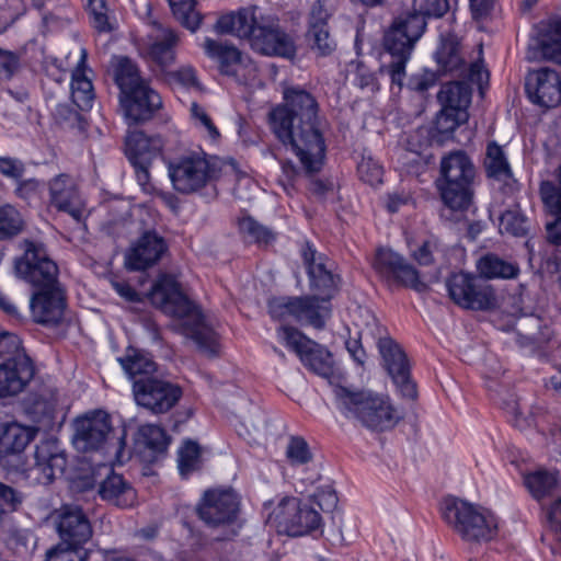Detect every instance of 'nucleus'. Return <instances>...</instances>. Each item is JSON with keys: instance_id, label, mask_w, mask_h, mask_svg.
I'll return each instance as SVG.
<instances>
[{"instance_id": "473e14b6", "label": "nucleus", "mask_w": 561, "mask_h": 561, "mask_svg": "<svg viewBox=\"0 0 561 561\" xmlns=\"http://www.w3.org/2000/svg\"><path fill=\"white\" fill-rule=\"evenodd\" d=\"M35 431L18 423L0 425V456L20 454L30 444Z\"/></svg>"}, {"instance_id": "774afa93", "label": "nucleus", "mask_w": 561, "mask_h": 561, "mask_svg": "<svg viewBox=\"0 0 561 561\" xmlns=\"http://www.w3.org/2000/svg\"><path fill=\"white\" fill-rule=\"evenodd\" d=\"M504 407L507 412L513 415V422L515 426L524 428L530 424L525 414V408L520 404L517 398H511L510 400L504 401Z\"/></svg>"}, {"instance_id": "79ce46f5", "label": "nucleus", "mask_w": 561, "mask_h": 561, "mask_svg": "<svg viewBox=\"0 0 561 561\" xmlns=\"http://www.w3.org/2000/svg\"><path fill=\"white\" fill-rule=\"evenodd\" d=\"M517 331L530 343L541 344L550 340V330L542 327V320L534 314L517 320Z\"/></svg>"}, {"instance_id": "e433bc0d", "label": "nucleus", "mask_w": 561, "mask_h": 561, "mask_svg": "<svg viewBox=\"0 0 561 561\" xmlns=\"http://www.w3.org/2000/svg\"><path fill=\"white\" fill-rule=\"evenodd\" d=\"M479 277L483 279L491 278H513L518 273L515 264L508 263L494 254H486L477 262Z\"/></svg>"}, {"instance_id": "7ed1b4c3", "label": "nucleus", "mask_w": 561, "mask_h": 561, "mask_svg": "<svg viewBox=\"0 0 561 561\" xmlns=\"http://www.w3.org/2000/svg\"><path fill=\"white\" fill-rule=\"evenodd\" d=\"M414 12L398 16L383 36V47L390 56L386 69L391 82L399 88L403 84L405 65L414 45L425 31V18L443 16L450 9V4L448 0H414Z\"/></svg>"}, {"instance_id": "13d9d810", "label": "nucleus", "mask_w": 561, "mask_h": 561, "mask_svg": "<svg viewBox=\"0 0 561 561\" xmlns=\"http://www.w3.org/2000/svg\"><path fill=\"white\" fill-rule=\"evenodd\" d=\"M286 457L291 465H305L312 459L308 443L300 436H291L286 447Z\"/></svg>"}, {"instance_id": "37998d69", "label": "nucleus", "mask_w": 561, "mask_h": 561, "mask_svg": "<svg viewBox=\"0 0 561 561\" xmlns=\"http://www.w3.org/2000/svg\"><path fill=\"white\" fill-rule=\"evenodd\" d=\"M500 232L514 237H526L530 230L529 219L518 207L507 209L500 216Z\"/></svg>"}, {"instance_id": "ddd939ff", "label": "nucleus", "mask_w": 561, "mask_h": 561, "mask_svg": "<svg viewBox=\"0 0 561 561\" xmlns=\"http://www.w3.org/2000/svg\"><path fill=\"white\" fill-rule=\"evenodd\" d=\"M133 393L137 404L153 413L168 412L182 397L179 386L157 377L134 382Z\"/></svg>"}, {"instance_id": "4d7b16f0", "label": "nucleus", "mask_w": 561, "mask_h": 561, "mask_svg": "<svg viewBox=\"0 0 561 561\" xmlns=\"http://www.w3.org/2000/svg\"><path fill=\"white\" fill-rule=\"evenodd\" d=\"M467 119V111L455 112L442 108L436 117V130L439 134H451L459 125L466 123Z\"/></svg>"}, {"instance_id": "3c124183", "label": "nucleus", "mask_w": 561, "mask_h": 561, "mask_svg": "<svg viewBox=\"0 0 561 561\" xmlns=\"http://www.w3.org/2000/svg\"><path fill=\"white\" fill-rule=\"evenodd\" d=\"M88 551L83 547L60 541L47 551L46 561H85Z\"/></svg>"}, {"instance_id": "0e129e2a", "label": "nucleus", "mask_w": 561, "mask_h": 561, "mask_svg": "<svg viewBox=\"0 0 561 561\" xmlns=\"http://www.w3.org/2000/svg\"><path fill=\"white\" fill-rule=\"evenodd\" d=\"M20 66L19 57L12 51L0 49V81L10 80Z\"/></svg>"}, {"instance_id": "c9c22d12", "label": "nucleus", "mask_w": 561, "mask_h": 561, "mask_svg": "<svg viewBox=\"0 0 561 561\" xmlns=\"http://www.w3.org/2000/svg\"><path fill=\"white\" fill-rule=\"evenodd\" d=\"M114 79L119 88V95L130 94V92L140 89V87L149 85L140 77L136 64L127 57L116 59L114 64Z\"/></svg>"}, {"instance_id": "c756f323", "label": "nucleus", "mask_w": 561, "mask_h": 561, "mask_svg": "<svg viewBox=\"0 0 561 561\" xmlns=\"http://www.w3.org/2000/svg\"><path fill=\"white\" fill-rule=\"evenodd\" d=\"M434 58L438 67L437 70L444 75L462 73L465 71V60L460 50V44L454 35L442 37Z\"/></svg>"}, {"instance_id": "f704fd0d", "label": "nucleus", "mask_w": 561, "mask_h": 561, "mask_svg": "<svg viewBox=\"0 0 561 561\" xmlns=\"http://www.w3.org/2000/svg\"><path fill=\"white\" fill-rule=\"evenodd\" d=\"M203 47L208 57L218 60L222 73L229 76L237 73V67L241 64V53L236 47L224 45L211 38H206Z\"/></svg>"}, {"instance_id": "680f3d73", "label": "nucleus", "mask_w": 561, "mask_h": 561, "mask_svg": "<svg viewBox=\"0 0 561 561\" xmlns=\"http://www.w3.org/2000/svg\"><path fill=\"white\" fill-rule=\"evenodd\" d=\"M25 172V164L18 158L0 157V174L3 176L20 181Z\"/></svg>"}, {"instance_id": "f3484780", "label": "nucleus", "mask_w": 561, "mask_h": 561, "mask_svg": "<svg viewBox=\"0 0 561 561\" xmlns=\"http://www.w3.org/2000/svg\"><path fill=\"white\" fill-rule=\"evenodd\" d=\"M378 348L383 367L392 378L400 393L409 399L416 398V387L410 377V365L403 350L391 337H381Z\"/></svg>"}, {"instance_id": "864d4df0", "label": "nucleus", "mask_w": 561, "mask_h": 561, "mask_svg": "<svg viewBox=\"0 0 561 561\" xmlns=\"http://www.w3.org/2000/svg\"><path fill=\"white\" fill-rule=\"evenodd\" d=\"M297 297H274L268 300V312L279 321L295 320Z\"/></svg>"}, {"instance_id": "de8ad7c7", "label": "nucleus", "mask_w": 561, "mask_h": 561, "mask_svg": "<svg viewBox=\"0 0 561 561\" xmlns=\"http://www.w3.org/2000/svg\"><path fill=\"white\" fill-rule=\"evenodd\" d=\"M542 56L561 64V21L550 25L549 32L540 42Z\"/></svg>"}, {"instance_id": "6e6d98bb", "label": "nucleus", "mask_w": 561, "mask_h": 561, "mask_svg": "<svg viewBox=\"0 0 561 561\" xmlns=\"http://www.w3.org/2000/svg\"><path fill=\"white\" fill-rule=\"evenodd\" d=\"M299 500L296 497H284L274 510V517L282 531L288 535L291 520L296 517Z\"/></svg>"}, {"instance_id": "f8f14e48", "label": "nucleus", "mask_w": 561, "mask_h": 561, "mask_svg": "<svg viewBox=\"0 0 561 561\" xmlns=\"http://www.w3.org/2000/svg\"><path fill=\"white\" fill-rule=\"evenodd\" d=\"M277 334L278 339L293 350L310 370L324 378L333 374L332 355L323 346L291 327H280Z\"/></svg>"}, {"instance_id": "423d86ee", "label": "nucleus", "mask_w": 561, "mask_h": 561, "mask_svg": "<svg viewBox=\"0 0 561 561\" xmlns=\"http://www.w3.org/2000/svg\"><path fill=\"white\" fill-rule=\"evenodd\" d=\"M333 394L337 410L369 431L391 430L402 419V413L386 394L339 385L333 387Z\"/></svg>"}, {"instance_id": "a878e982", "label": "nucleus", "mask_w": 561, "mask_h": 561, "mask_svg": "<svg viewBox=\"0 0 561 561\" xmlns=\"http://www.w3.org/2000/svg\"><path fill=\"white\" fill-rule=\"evenodd\" d=\"M167 251L164 239L156 231L144 232L126 255L129 270L141 271L156 264Z\"/></svg>"}, {"instance_id": "2f4dec72", "label": "nucleus", "mask_w": 561, "mask_h": 561, "mask_svg": "<svg viewBox=\"0 0 561 561\" xmlns=\"http://www.w3.org/2000/svg\"><path fill=\"white\" fill-rule=\"evenodd\" d=\"M118 362L133 383L139 379L152 378V374L157 370V364L151 356L147 352L134 347H128Z\"/></svg>"}, {"instance_id": "e2e57ef3", "label": "nucleus", "mask_w": 561, "mask_h": 561, "mask_svg": "<svg viewBox=\"0 0 561 561\" xmlns=\"http://www.w3.org/2000/svg\"><path fill=\"white\" fill-rule=\"evenodd\" d=\"M558 181V186L551 182H542L540 185V196L543 203H549L552 207L561 209V165Z\"/></svg>"}, {"instance_id": "412c9836", "label": "nucleus", "mask_w": 561, "mask_h": 561, "mask_svg": "<svg viewBox=\"0 0 561 561\" xmlns=\"http://www.w3.org/2000/svg\"><path fill=\"white\" fill-rule=\"evenodd\" d=\"M34 459V466L30 470L42 484L53 482L56 473H62L67 465L66 456L56 438H47L36 445Z\"/></svg>"}, {"instance_id": "5fc2aeb1", "label": "nucleus", "mask_w": 561, "mask_h": 561, "mask_svg": "<svg viewBox=\"0 0 561 561\" xmlns=\"http://www.w3.org/2000/svg\"><path fill=\"white\" fill-rule=\"evenodd\" d=\"M299 500L296 497H284L274 510V517L282 531L288 535L291 520L296 517Z\"/></svg>"}, {"instance_id": "338daca9", "label": "nucleus", "mask_w": 561, "mask_h": 561, "mask_svg": "<svg viewBox=\"0 0 561 561\" xmlns=\"http://www.w3.org/2000/svg\"><path fill=\"white\" fill-rule=\"evenodd\" d=\"M549 211L556 216L552 222L547 224V240L554 245H561V209L552 207L549 203H543Z\"/></svg>"}, {"instance_id": "393cba45", "label": "nucleus", "mask_w": 561, "mask_h": 561, "mask_svg": "<svg viewBox=\"0 0 561 561\" xmlns=\"http://www.w3.org/2000/svg\"><path fill=\"white\" fill-rule=\"evenodd\" d=\"M119 102L125 117L131 123L150 119L162 105L161 96L149 85L119 95Z\"/></svg>"}, {"instance_id": "39448f33", "label": "nucleus", "mask_w": 561, "mask_h": 561, "mask_svg": "<svg viewBox=\"0 0 561 561\" xmlns=\"http://www.w3.org/2000/svg\"><path fill=\"white\" fill-rule=\"evenodd\" d=\"M304 263L310 288L319 296L297 297L295 320L301 324L322 329L331 316L330 299L337 290L339 277L332 273V263L324 254L307 243L302 249Z\"/></svg>"}, {"instance_id": "f03ea898", "label": "nucleus", "mask_w": 561, "mask_h": 561, "mask_svg": "<svg viewBox=\"0 0 561 561\" xmlns=\"http://www.w3.org/2000/svg\"><path fill=\"white\" fill-rule=\"evenodd\" d=\"M149 297L152 305L176 320V329L192 339L202 353L209 357L218 354L216 332L206 323L199 308L182 293L173 276L161 275L152 285Z\"/></svg>"}, {"instance_id": "c03bdc74", "label": "nucleus", "mask_w": 561, "mask_h": 561, "mask_svg": "<svg viewBox=\"0 0 561 561\" xmlns=\"http://www.w3.org/2000/svg\"><path fill=\"white\" fill-rule=\"evenodd\" d=\"M175 19L191 32H195L202 22V15L195 10L194 0H169Z\"/></svg>"}, {"instance_id": "09e8293b", "label": "nucleus", "mask_w": 561, "mask_h": 561, "mask_svg": "<svg viewBox=\"0 0 561 561\" xmlns=\"http://www.w3.org/2000/svg\"><path fill=\"white\" fill-rule=\"evenodd\" d=\"M556 482V477L546 471H536L525 477V484L536 499L546 496L553 489Z\"/></svg>"}, {"instance_id": "c85d7f7f", "label": "nucleus", "mask_w": 561, "mask_h": 561, "mask_svg": "<svg viewBox=\"0 0 561 561\" xmlns=\"http://www.w3.org/2000/svg\"><path fill=\"white\" fill-rule=\"evenodd\" d=\"M329 14L318 1L311 10L308 36L312 43V48L318 49L321 55H328L334 49V42L330 36L328 28Z\"/></svg>"}, {"instance_id": "dca6fc26", "label": "nucleus", "mask_w": 561, "mask_h": 561, "mask_svg": "<svg viewBox=\"0 0 561 561\" xmlns=\"http://www.w3.org/2000/svg\"><path fill=\"white\" fill-rule=\"evenodd\" d=\"M374 268L385 279L412 288L419 293L427 286L420 279L419 272L401 255L390 249L378 250Z\"/></svg>"}, {"instance_id": "aec40b11", "label": "nucleus", "mask_w": 561, "mask_h": 561, "mask_svg": "<svg viewBox=\"0 0 561 561\" xmlns=\"http://www.w3.org/2000/svg\"><path fill=\"white\" fill-rule=\"evenodd\" d=\"M525 89L529 100L543 107H552L561 102V80L549 68L530 72L526 78Z\"/></svg>"}, {"instance_id": "b1692460", "label": "nucleus", "mask_w": 561, "mask_h": 561, "mask_svg": "<svg viewBox=\"0 0 561 561\" xmlns=\"http://www.w3.org/2000/svg\"><path fill=\"white\" fill-rule=\"evenodd\" d=\"M148 33V54L151 60L161 69L168 71L175 61L174 48L178 44L175 32L157 21L150 24Z\"/></svg>"}, {"instance_id": "603ef678", "label": "nucleus", "mask_w": 561, "mask_h": 561, "mask_svg": "<svg viewBox=\"0 0 561 561\" xmlns=\"http://www.w3.org/2000/svg\"><path fill=\"white\" fill-rule=\"evenodd\" d=\"M239 229L245 237L257 243L267 244L275 238L272 230L260 225L251 217L242 218L239 221Z\"/></svg>"}, {"instance_id": "2eb2a0df", "label": "nucleus", "mask_w": 561, "mask_h": 561, "mask_svg": "<svg viewBox=\"0 0 561 561\" xmlns=\"http://www.w3.org/2000/svg\"><path fill=\"white\" fill-rule=\"evenodd\" d=\"M112 425L104 411H93L75 422L73 445L82 453L99 450L107 442Z\"/></svg>"}, {"instance_id": "49530a36", "label": "nucleus", "mask_w": 561, "mask_h": 561, "mask_svg": "<svg viewBox=\"0 0 561 561\" xmlns=\"http://www.w3.org/2000/svg\"><path fill=\"white\" fill-rule=\"evenodd\" d=\"M137 442L144 444L153 453H163L169 445V437L163 428L152 424H146L139 427Z\"/></svg>"}, {"instance_id": "69168bd1", "label": "nucleus", "mask_w": 561, "mask_h": 561, "mask_svg": "<svg viewBox=\"0 0 561 561\" xmlns=\"http://www.w3.org/2000/svg\"><path fill=\"white\" fill-rule=\"evenodd\" d=\"M436 83V76L434 72L424 70L420 73L413 75L408 81V88L416 92H425Z\"/></svg>"}, {"instance_id": "4c0bfd02", "label": "nucleus", "mask_w": 561, "mask_h": 561, "mask_svg": "<svg viewBox=\"0 0 561 561\" xmlns=\"http://www.w3.org/2000/svg\"><path fill=\"white\" fill-rule=\"evenodd\" d=\"M4 539L8 550L20 559L26 561L36 547L35 536L27 529L8 528Z\"/></svg>"}, {"instance_id": "58836bf2", "label": "nucleus", "mask_w": 561, "mask_h": 561, "mask_svg": "<svg viewBox=\"0 0 561 561\" xmlns=\"http://www.w3.org/2000/svg\"><path fill=\"white\" fill-rule=\"evenodd\" d=\"M484 167L490 178L505 181L512 176V171L502 147L490 142L486 147Z\"/></svg>"}, {"instance_id": "0eeeda50", "label": "nucleus", "mask_w": 561, "mask_h": 561, "mask_svg": "<svg viewBox=\"0 0 561 561\" xmlns=\"http://www.w3.org/2000/svg\"><path fill=\"white\" fill-rule=\"evenodd\" d=\"M474 175V165L463 151L450 152L442 159L437 187L445 205L443 217L458 220L470 206Z\"/></svg>"}, {"instance_id": "8fccbe9b", "label": "nucleus", "mask_w": 561, "mask_h": 561, "mask_svg": "<svg viewBox=\"0 0 561 561\" xmlns=\"http://www.w3.org/2000/svg\"><path fill=\"white\" fill-rule=\"evenodd\" d=\"M179 469L182 476L196 470L201 462V450L197 443L186 440L179 449Z\"/></svg>"}, {"instance_id": "6ab92c4d", "label": "nucleus", "mask_w": 561, "mask_h": 561, "mask_svg": "<svg viewBox=\"0 0 561 561\" xmlns=\"http://www.w3.org/2000/svg\"><path fill=\"white\" fill-rule=\"evenodd\" d=\"M56 528L60 541L75 547H83L93 533L87 514L77 505H64L56 512Z\"/></svg>"}, {"instance_id": "052dcab7", "label": "nucleus", "mask_w": 561, "mask_h": 561, "mask_svg": "<svg viewBox=\"0 0 561 561\" xmlns=\"http://www.w3.org/2000/svg\"><path fill=\"white\" fill-rule=\"evenodd\" d=\"M191 114L195 119L196 125L204 128L210 139L216 140L219 138L220 134L217 127L202 106L193 103L191 106Z\"/></svg>"}, {"instance_id": "9b49d317", "label": "nucleus", "mask_w": 561, "mask_h": 561, "mask_svg": "<svg viewBox=\"0 0 561 561\" xmlns=\"http://www.w3.org/2000/svg\"><path fill=\"white\" fill-rule=\"evenodd\" d=\"M446 286L453 301L462 308L489 310L496 306L494 290L482 277L457 273L447 279Z\"/></svg>"}, {"instance_id": "a19ab883", "label": "nucleus", "mask_w": 561, "mask_h": 561, "mask_svg": "<svg viewBox=\"0 0 561 561\" xmlns=\"http://www.w3.org/2000/svg\"><path fill=\"white\" fill-rule=\"evenodd\" d=\"M320 522L321 517L316 510L308 505H301L299 502L298 510L296 511V517L291 520L290 528L288 529V536L297 537L306 535L309 531L317 529Z\"/></svg>"}, {"instance_id": "7c9ffc66", "label": "nucleus", "mask_w": 561, "mask_h": 561, "mask_svg": "<svg viewBox=\"0 0 561 561\" xmlns=\"http://www.w3.org/2000/svg\"><path fill=\"white\" fill-rule=\"evenodd\" d=\"M87 57L88 53L82 48L80 60L72 72L70 84L72 102L82 111L90 110L94 101L92 82L84 73Z\"/></svg>"}, {"instance_id": "bf43d9fd", "label": "nucleus", "mask_w": 561, "mask_h": 561, "mask_svg": "<svg viewBox=\"0 0 561 561\" xmlns=\"http://www.w3.org/2000/svg\"><path fill=\"white\" fill-rule=\"evenodd\" d=\"M357 171L362 181L376 185L381 182L382 168L370 157H363L357 165Z\"/></svg>"}, {"instance_id": "72a5a7b5", "label": "nucleus", "mask_w": 561, "mask_h": 561, "mask_svg": "<svg viewBox=\"0 0 561 561\" xmlns=\"http://www.w3.org/2000/svg\"><path fill=\"white\" fill-rule=\"evenodd\" d=\"M437 99L442 108L455 112L467 111L471 102V90L466 82H448L442 85Z\"/></svg>"}, {"instance_id": "cd10ccee", "label": "nucleus", "mask_w": 561, "mask_h": 561, "mask_svg": "<svg viewBox=\"0 0 561 561\" xmlns=\"http://www.w3.org/2000/svg\"><path fill=\"white\" fill-rule=\"evenodd\" d=\"M32 359L18 363H0V397H12L22 392L34 378Z\"/></svg>"}, {"instance_id": "4be33fe9", "label": "nucleus", "mask_w": 561, "mask_h": 561, "mask_svg": "<svg viewBox=\"0 0 561 561\" xmlns=\"http://www.w3.org/2000/svg\"><path fill=\"white\" fill-rule=\"evenodd\" d=\"M50 204L60 211L68 213L73 219L82 217L83 202L77 181L69 174L61 173L48 182Z\"/></svg>"}, {"instance_id": "a18cd8bd", "label": "nucleus", "mask_w": 561, "mask_h": 561, "mask_svg": "<svg viewBox=\"0 0 561 561\" xmlns=\"http://www.w3.org/2000/svg\"><path fill=\"white\" fill-rule=\"evenodd\" d=\"M24 228V220L20 211L12 205L0 206V240L18 236Z\"/></svg>"}, {"instance_id": "20e7f679", "label": "nucleus", "mask_w": 561, "mask_h": 561, "mask_svg": "<svg viewBox=\"0 0 561 561\" xmlns=\"http://www.w3.org/2000/svg\"><path fill=\"white\" fill-rule=\"evenodd\" d=\"M215 31L248 38L252 48L263 55L291 58L296 51L291 37L277 23L259 19L256 8H245L220 16Z\"/></svg>"}, {"instance_id": "a211bd4d", "label": "nucleus", "mask_w": 561, "mask_h": 561, "mask_svg": "<svg viewBox=\"0 0 561 561\" xmlns=\"http://www.w3.org/2000/svg\"><path fill=\"white\" fill-rule=\"evenodd\" d=\"M198 515L207 525L218 527L233 523L239 513V500L231 490L205 492Z\"/></svg>"}, {"instance_id": "ea45409f", "label": "nucleus", "mask_w": 561, "mask_h": 561, "mask_svg": "<svg viewBox=\"0 0 561 561\" xmlns=\"http://www.w3.org/2000/svg\"><path fill=\"white\" fill-rule=\"evenodd\" d=\"M32 359L15 333L0 330V360L1 363H18Z\"/></svg>"}, {"instance_id": "bb28decb", "label": "nucleus", "mask_w": 561, "mask_h": 561, "mask_svg": "<svg viewBox=\"0 0 561 561\" xmlns=\"http://www.w3.org/2000/svg\"><path fill=\"white\" fill-rule=\"evenodd\" d=\"M101 470L105 471V478L99 482L98 493L101 499L118 507L131 506L136 500L133 486L111 467L102 466L99 471ZM98 476H101V472H98Z\"/></svg>"}, {"instance_id": "9d476101", "label": "nucleus", "mask_w": 561, "mask_h": 561, "mask_svg": "<svg viewBox=\"0 0 561 561\" xmlns=\"http://www.w3.org/2000/svg\"><path fill=\"white\" fill-rule=\"evenodd\" d=\"M19 277L30 283L36 290L61 287L58 282V267L46 254L42 244L26 242L22 259L15 264Z\"/></svg>"}, {"instance_id": "4468645a", "label": "nucleus", "mask_w": 561, "mask_h": 561, "mask_svg": "<svg viewBox=\"0 0 561 561\" xmlns=\"http://www.w3.org/2000/svg\"><path fill=\"white\" fill-rule=\"evenodd\" d=\"M164 142L159 135L148 136L144 131L135 130L126 137V154L135 168L136 178L140 185L149 183V168L163 149Z\"/></svg>"}, {"instance_id": "1a4fd4ad", "label": "nucleus", "mask_w": 561, "mask_h": 561, "mask_svg": "<svg viewBox=\"0 0 561 561\" xmlns=\"http://www.w3.org/2000/svg\"><path fill=\"white\" fill-rule=\"evenodd\" d=\"M445 522L466 541H489L497 534V519L492 512L466 501L447 497L442 504Z\"/></svg>"}, {"instance_id": "6e6552de", "label": "nucleus", "mask_w": 561, "mask_h": 561, "mask_svg": "<svg viewBox=\"0 0 561 561\" xmlns=\"http://www.w3.org/2000/svg\"><path fill=\"white\" fill-rule=\"evenodd\" d=\"M224 168L234 171V163H225L216 156L203 150H188L172 158L168 163V174L173 188L181 194H194L213 184Z\"/></svg>"}, {"instance_id": "f257e3e1", "label": "nucleus", "mask_w": 561, "mask_h": 561, "mask_svg": "<svg viewBox=\"0 0 561 561\" xmlns=\"http://www.w3.org/2000/svg\"><path fill=\"white\" fill-rule=\"evenodd\" d=\"M273 133L299 158L306 173L320 171L325 152L319 126L318 103L313 95L299 88L284 91V103L270 113Z\"/></svg>"}, {"instance_id": "5701e85b", "label": "nucleus", "mask_w": 561, "mask_h": 561, "mask_svg": "<svg viewBox=\"0 0 561 561\" xmlns=\"http://www.w3.org/2000/svg\"><path fill=\"white\" fill-rule=\"evenodd\" d=\"M65 300V291L61 287L34 291L30 299L34 321L45 325L59 323L66 308Z\"/></svg>"}]
</instances>
